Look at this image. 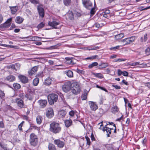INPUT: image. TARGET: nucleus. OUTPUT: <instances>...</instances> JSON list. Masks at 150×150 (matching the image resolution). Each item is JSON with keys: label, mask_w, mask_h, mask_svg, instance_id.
I'll use <instances>...</instances> for the list:
<instances>
[{"label": "nucleus", "mask_w": 150, "mask_h": 150, "mask_svg": "<svg viewBox=\"0 0 150 150\" xmlns=\"http://www.w3.org/2000/svg\"><path fill=\"white\" fill-rule=\"evenodd\" d=\"M102 24H100L98 23H96L94 25V27H95L97 28H99L101 27L102 26Z\"/></svg>", "instance_id": "47"}, {"label": "nucleus", "mask_w": 150, "mask_h": 150, "mask_svg": "<svg viewBox=\"0 0 150 150\" xmlns=\"http://www.w3.org/2000/svg\"><path fill=\"white\" fill-rule=\"evenodd\" d=\"M38 67L37 66H35L33 67L31 70L28 71V73L30 75H32L35 74L38 70Z\"/></svg>", "instance_id": "13"}, {"label": "nucleus", "mask_w": 150, "mask_h": 150, "mask_svg": "<svg viewBox=\"0 0 150 150\" xmlns=\"http://www.w3.org/2000/svg\"><path fill=\"white\" fill-rule=\"evenodd\" d=\"M87 91L86 90H85L84 93L82 95L81 98L83 100H85L87 98Z\"/></svg>", "instance_id": "27"}, {"label": "nucleus", "mask_w": 150, "mask_h": 150, "mask_svg": "<svg viewBox=\"0 0 150 150\" xmlns=\"http://www.w3.org/2000/svg\"><path fill=\"white\" fill-rule=\"evenodd\" d=\"M59 21L57 22L55 21H49L48 22V25L53 27L54 28L56 29L57 28L56 26L59 25Z\"/></svg>", "instance_id": "14"}, {"label": "nucleus", "mask_w": 150, "mask_h": 150, "mask_svg": "<svg viewBox=\"0 0 150 150\" xmlns=\"http://www.w3.org/2000/svg\"><path fill=\"white\" fill-rule=\"evenodd\" d=\"M119 110V109L117 107L115 106L112 108V112L113 113H115L117 112Z\"/></svg>", "instance_id": "34"}, {"label": "nucleus", "mask_w": 150, "mask_h": 150, "mask_svg": "<svg viewBox=\"0 0 150 150\" xmlns=\"http://www.w3.org/2000/svg\"><path fill=\"white\" fill-rule=\"evenodd\" d=\"M0 45H3L5 47H9L11 48H14V49H17L18 47L16 46H13V45H7L5 44H0Z\"/></svg>", "instance_id": "37"}, {"label": "nucleus", "mask_w": 150, "mask_h": 150, "mask_svg": "<svg viewBox=\"0 0 150 150\" xmlns=\"http://www.w3.org/2000/svg\"><path fill=\"white\" fill-rule=\"evenodd\" d=\"M39 79L38 78H35L33 81V83L34 86H37L39 82Z\"/></svg>", "instance_id": "31"}, {"label": "nucleus", "mask_w": 150, "mask_h": 150, "mask_svg": "<svg viewBox=\"0 0 150 150\" xmlns=\"http://www.w3.org/2000/svg\"><path fill=\"white\" fill-rule=\"evenodd\" d=\"M15 76L12 75H10L5 78V80L9 82H13L15 80Z\"/></svg>", "instance_id": "17"}, {"label": "nucleus", "mask_w": 150, "mask_h": 150, "mask_svg": "<svg viewBox=\"0 0 150 150\" xmlns=\"http://www.w3.org/2000/svg\"><path fill=\"white\" fill-rule=\"evenodd\" d=\"M51 79L48 77L45 80L44 84L46 86H49L51 84Z\"/></svg>", "instance_id": "25"}, {"label": "nucleus", "mask_w": 150, "mask_h": 150, "mask_svg": "<svg viewBox=\"0 0 150 150\" xmlns=\"http://www.w3.org/2000/svg\"><path fill=\"white\" fill-rule=\"evenodd\" d=\"M98 65V63L97 62H94L92 63L91 64L89 65L88 67L89 68H91L94 66H96Z\"/></svg>", "instance_id": "40"}, {"label": "nucleus", "mask_w": 150, "mask_h": 150, "mask_svg": "<svg viewBox=\"0 0 150 150\" xmlns=\"http://www.w3.org/2000/svg\"><path fill=\"white\" fill-rule=\"evenodd\" d=\"M45 25V23L43 22L40 23L38 26L37 27L38 28H43Z\"/></svg>", "instance_id": "42"}, {"label": "nucleus", "mask_w": 150, "mask_h": 150, "mask_svg": "<svg viewBox=\"0 0 150 150\" xmlns=\"http://www.w3.org/2000/svg\"><path fill=\"white\" fill-rule=\"evenodd\" d=\"M145 86L147 87L148 88H150V82L146 83L145 84Z\"/></svg>", "instance_id": "63"}, {"label": "nucleus", "mask_w": 150, "mask_h": 150, "mask_svg": "<svg viewBox=\"0 0 150 150\" xmlns=\"http://www.w3.org/2000/svg\"><path fill=\"white\" fill-rule=\"evenodd\" d=\"M119 47H120V46H116V47H111L110 48V49L111 50H116V49H118L119 48Z\"/></svg>", "instance_id": "58"}, {"label": "nucleus", "mask_w": 150, "mask_h": 150, "mask_svg": "<svg viewBox=\"0 0 150 150\" xmlns=\"http://www.w3.org/2000/svg\"><path fill=\"white\" fill-rule=\"evenodd\" d=\"M38 102L40 106L42 108H44L47 103V100H39Z\"/></svg>", "instance_id": "16"}, {"label": "nucleus", "mask_w": 150, "mask_h": 150, "mask_svg": "<svg viewBox=\"0 0 150 150\" xmlns=\"http://www.w3.org/2000/svg\"><path fill=\"white\" fill-rule=\"evenodd\" d=\"M54 143L59 147H63L64 145V143L59 139L55 140H54Z\"/></svg>", "instance_id": "15"}, {"label": "nucleus", "mask_w": 150, "mask_h": 150, "mask_svg": "<svg viewBox=\"0 0 150 150\" xmlns=\"http://www.w3.org/2000/svg\"><path fill=\"white\" fill-rule=\"evenodd\" d=\"M30 1L34 4H37L39 3V0H30Z\"/></svg>", "instance_id": "45"}, {"label": "nucleus", "mask_w": 150, "mask_h": 150, "mask_svg": "<svg viewBox=\"0 0 150 150\" xmlns=\"http://www.w3.org/2000/svg\"><path fill=\"white\" fill-rule=\"evenodd\" d=\"M13 86L15 89H18L21 88V85L19 84L16 83L13 84Z\"/></svg>", "instance_id": "36"}, {"label": "nucleus", "mask_w": 150, "mask_h": 150, "mask_svg": "<svg viewBox=\"0 0 150 150\" xmlns=\"http://www.w3.org/2000/svg\"><path fill=\"white\" fill-rule=\"evenodd\" d=\"M74 70L79 74H85V71H84L80 70L78 69H77L76 70Z\"/></svg>", "instance_id": "39"}, {"label": "nucleus", "mask_w": 150, "mask_h": 150, "mask_svg": "<svg viewBox=\"0 0 150 150\" xmlns=\"http://www.w3.org/2000/svg\"><path fill=\"white\" fill-rule=\"evenodd\" d=\"M131 42H133L134 40V38L133 37H131L130 38H129Z\"/></svg>", "instance_id": "64"}, {"label": "nucleus", "mask_w": 150, "mask_h": 150, "mask_svg": "<svg viewBox=\"0 0 150 150\" xmlns=\"http://www.w3.org/2000/svg\"><path fill=\"white\" fill-rule=\"evenodd\" d=\"M18 77L21 81L24 83H26L28 82V77L25 76L20 75L18 76Z\"/></svg>", "instance_id": "10"}, {"label": "nucleus", "mask_w": 150, "mask_h": 150, "mask_svg": "<svg viewBox=\"0 0 150 150\" xmlns=\"http://www.w3.org/2000/svg\"><path fill=\"white\" fill-rule=\"evenodd\" d=\"M72 83L70 81L65 82L62 86V90L65 92H68L71 88Z\"/></svg>", "instance_id": "5"}, {"label": "nucleus", "mask_w": 150, "mask_h": 150, "mask_svg": "<svg viewBox=\"0 0 150 150\" xmlns=\"http://www.w3.org/2000/svg\"><path fill=\"white\" fill-rule=\"evenodd\" d=\"M5 96V94L4 92V91L0 90V97L1 98H2L4 97Z\"/></svg>", "instance_id": "49"}, {"label": "nucleus", "mask_w": 150, "mask_h": 150, "mask_svg": "<svg viewBox=\"0 0 150 150\" xmlns=\"http://www.w3.org/2000/svg\"><path fill=\"white\" fill-rule=\"evenodd\" d=\"M0 146L1 147L4 149V150H6V147L5 145H4L2 144H0Z\"/></svg>", "instance_id": "59"}, {"label": "nucleus", "mask_w": 150, "mask_h": 150, "mask_svg": "<svg viewBox=\"0 0 150 150\" xmlns=\"http://www.w3.org/2000/svg\"><path fill=\"white\" fill-rule=\"evenodd\" d=\"M74 12L72 11H69L67 14L69 18L71 20H73L74 19Z\"/></svg>", "instance_id": "22"}, {"label": "nucleus", "mask_w": 150, "mask_h": 150, "mask_svg": "<svg viewBox=\"0 0 150 150\" xmlns=\"http://www.w3.org/2000/svg\"><path fill=\"white\" fill-rule=\"evenodd\" d=\"M98 56L97 55H95V56H93L91 57H88L86 58L87 59H94L96 58V57H97Z\"/></svg>", "instance_id": "54"}, {"label": "nucleus", "mask_w": 150, "mask_h": 150, "mask_svg": "<svg viewBox=\"0 0 150 150\" xmlns=\"http://www.w3.org/2000/svg\"><path fill=\"white\" fill-rule=\"evenodd\" d=\"M23 125L22 124V123H21L18 126V128L20 130H22V126Z\"/></svg>", "instance_id": "60"}, {"label": "nucleus", "mask_w": 150, "mask_h": 150, "mask_svg": "<svg viewBox=\"0 0 150 150\" xmlns=\"http://www.w3.org/2000/svg\"><path fill=\"white\" fill-rule=\"evenodd\" d=\"M65 59H66L67 63L68 64H73L72 61V60L71 58L69 57H66Z\"/></svg>", "instance_id": "35"}, {"label": "nucleus", "mask_w": 150, "mask_h": 150, "mask_svg": "<svg viewBox=\"0 0 150 150\" xmlns=\"http://www.w3.org/2000/svg\"><path fill=\"white\" fill-rule=\"evenodd\" d=\"M128 73L126 71H123L122 75L124 76H127L128 75Z\"/></svg>", "instance_id": "57"}, {"label": "nucleus", "mask_w": 150, "mask_h": 150, "mask_svg": "<svg viewBox=\"0 0 150 150\" xmlns=\"http://www.w3.org/2000/svg\"><path fill=\"white\" fill-rule=\"evenodd\" d=\"M47 98L49 104L53 105L55 102H57L58 99V96L56 94L52 93L48 96Z\"/></svg>", "instance_id": "3"}, {"label": "nucleus", "mask_w": 150, "mask_h": 150, "mask_svg": "<svg viewBox=\"0 0 150 150\" xmlns=\"http://www.w3.org/2000/svg\"><path fill=\"white\" fill-rule=\"evenodd\" d=\"M26 97L29 100H32L33 99V97L30 95H26Z\"/></svg>", "instance_id": "50"}, {"label": "nucleus", "mask_w": 150, "mask_h": 150, "mask_svg": "<svg viewBox=\"0 0 150 150\" xmlns=\"http://www.w3.org/2000/svg\"><path fill=\"white\" fill-rule=\"evenodd\" d=\"M61 129V127L58 123L53 122L50 124V130L54 133H59Z\"/></svg>", "instance_id": "1"}, {"label": "nucleus", "mask_w": 150, "mask_h": 150, "mask_svg": "<svg viewBox=\"0 0 150 150\" xmlns=\"http://www.w3.org/2000/svg\"><path fill=\"white\" fill-rule=\"evenodd\" d=\"M12 21L11 18L8 19L7 21L4 24L3 26L4 28H8L10 26L11 22Z\"/></svg>", "instance_id": "19"}, {"label": "nucleus", "mask_w": 150, "mask_h": 150, "mask_svg": "<svg viewBox=\"0 0 150 150\" xmlns=\"http://www.w3.org/2000/svg\"><path fill=\"white\" fill-rule=\"evenodd\" d=\"M29 141L31 145L33 146H36L38 143L37 136L34 133H31L30 135Z\"/></svg>", "instance_id": "2"}, {"label": "nucleus", "mask_w": 150, "mask_h": 150, "mask_svg": "<svg viewBox=\"0 0 150 150\" xmlns=\"http://www.w3.org/2000/svg\"><path fill=\"white\" fill-rule=\"evenodd\" d=\"M48 149L49 150H56L54 145L51 143L49 144Z\"/></svg>", "instance_id": "30"}, {"label": "nucleus", "mask_w": 150, "mask_h": 150, "mask_svg": "<svg viewBox=\"0 0 150 150\" xmlns=\"http://www.w3.org/2000/svg\"><path fill=\"white\" fill-rule=\"evenodd\" d=\"M37 10L39 16L43 18L44 16V11L43 7L41 6H39L37 7Z\"/></svg>", "instance_id": "9"}, {"label": "nucleus", "mask_w": 150, "mask_h": 150, "mask_svg": "<svg viewBox=\"0 0 150 150\" xmlns=\"http://www.w3.org/2000/svg\"><path fill=\"white\" fill-rule=\"evenodd\" d=\"M67 112L64 110H61L58 112V117L59 118L64 117L66 115Z\"/></svg>", "instance_id": "18"}, {"label": "nucleus", "mask_w": 150, "mask_h": 150, "mask_svg": "<svg viewBox=\"0 0 150 150\" xmlns=\"http://www.w3.org/2000/svg\"><path fill=\"white\" fill-rule=\"evenodd\" d=\"M43 118L42 116L38 115L36 117L37 123L38 124H40L42 122Z\"/></svg>", "instance_id": "26"}, {"label": "nucleus", "mask_w": 150, "mask_h": 150, "mask_svg": "<svg viewBox=\"0 0 150 150\" xmlns=\"http://www.w3.org/2000/svg\"><path fill=\"white\" fill-rule=\"evenodd\" d=\"M134 66H136L137 65L139 64H142L143 65L144 67H146V64H140L139 62H134Z\"/></svg>", "instance_id": "48"}, {"label": "nucleus", "mask_w": 150, "mask_h": 150, "mask_svg": "<svg viewBox=\"0 0 150 150\" xmlns=\"http://www.w3.org/2000/svg\"><path fill=\"white\" fill-rule=\"evenodd\" d=\"M111 129H113L109 128L106 126V125H105L104 127H103L102 130L104 132L105 131L106 132L107 137H110V134L111 133Z\"/></svg>", "instance_id": "12"}, {"label": "nucleus", "mask_w": 150, "mask_h": 150, "mask_svg": "<svg viewBox=\"0 0 150 150\" xmlns=\"http://www.w3.org/2000/svg\"><path fill=\"white\" fill-rule=\"evenodd\" d=\"M93 74L98 78L102 79L104 77L103 75L101 73H93Z\"/></svg>", "instance_id": "33"}, {"label": "nucleus", "mask_w": 150, "mask_h": 150, "mask_svg": "<svg viewBox=\"0 0 150 150\" xmlns=\"http://www.w3.org/2000/svg\"><path fill=\"white\" fill-rule=\"evenodd\" d=\"M145 52L147 55H150V47H148L145 50Z\"/></svg>", "instance_id": "43"}, {"label": "nucleus", "mask_w": 150, "mask_h": 150, "mask_svg": "<svg viewBox=\"0 0 150 150\" xmlns=\"http://www.w3.org/2000/svg\"><path fill=\"white\" fill-rule=\"evenodd\" d=\"M24 19L22 18L20 16H18L16 18L15 21L18 24H21L22 23Z\"/></svg>", "instance_id": "23"}, {"label": "nucleus", "mask_w": 150, "mask_h": 150, "mask_svg": "<svg viewBox=\"0 0 150 150\" xmlns=\"http://www.w3.org/2000/svg\"><path fill=\"white\" fill-rule=\"evenodd\" d=\"M82 2L83 6L86 8L90 9L92 7V3L90 0H82Z\"/></svg>", "instance_id": "6"}, {"label": "nucleus", "mask_w": 150, "mask_h": 150, "mask_svg": "<svg viewBox=\"0 0 150 150\" xmlns=\"http://www.w3.org/2000/svg\"><path fill=\"white\" fill-rule=\"evenodd\" d=\"M67 76L69 77L73 76V72L71 70H68L66 72Z\"/></svg>", "instance_id": "32"}, {"label": "nucleus", "mask_w": 150, "mask_h": 150, "mask_svg": "<svg viewBox=\"0 0 150 150\" xmlns=\"http://www.w3.org/2000/svg\"><path fill=\"white\" fill-rule=\"evenodd\" d=\"M88 104L91 110L95 111L98 109V106L96 103L93 101H89Z\"/></svg>", "instance_id": "7"}, {"label": "nucleus", "mask_w": 150, "mask_h": 150, "mask_svg": "<svg viewBox=\"0 0 150 150\" xmlns=\"http://www.w3.org/2000/svg\"><path fill=\"white\" fill-rule=\"evenodd\" d=\"M69 115L71 116H73L74 115V113L73 111H71L69 112Z\"/></svg>", "instance_id": "56"}, {"label": "nucleus", "mask_w": 150, "mask_h": 150, "mask_svg": "<svg viewBox=\"0 0 150 150\" xmlns=\"http://www.w3.org/2000/svg\"><path fill=\"white\" fill-rule=\"evenodd\" d=\"M71 0H64V3L65 6H68L70 5Z\"/></svg>", "instance_id": "38"}, {"label": "nucleus", "mask_w": 150, "mask_h": 150, "mask_svg": "<svg viewBox=\"0 0 150 150\" xmlns=\"http://www.w3.org/2000/svg\"><path fill=\"white\" fill-rule=\"evenodd\" d=\"M90 9H91V11H90V13H91V14H93L95 13V8H92L91 7Z\"/></svg>", "instance_id": "52"}, {"label": "nucleus", "mask_w": 150, "mask_h": 150, "mask_svg": "<svg viewBox=\"0 0 150 150\" xmlns=\"http://www.w3.org/2000/svg\"><path fill=\"white\" fill-rule=\"evenodd\" d=\"M85 137L87 141V144L90 145L91 144V142L90 140V139L87 136H86Z\"/></svg>", "instance_id": "46"}, {"label": "nucleus", "mask_w": 150, "mask_h": 150, "mask_svg": "<svg viewBox=\"0 0 150 150\" xmlns=\"http://www.w3.org/2000/svg\"><path fill=\"white\" fill-rule=\"evenodd\" d=\"M130 41L129 38H127L122 40L121 41L123 42L125 45H127L131 43V42Z\"/></svg>", "instance_id": "28"}, {"label": "nucleus", "mask_w": 150, "mask_h": 150, "mask_svg": "<svg viewBox=\"0 0 150 150\" xmlns=\"http://www.w3.org/2000/svg\"><path fill=\"white\" fill-rule=\"evenodd\" d=\"M112 87L115 88V89H120L121 88V87L120 86H117V85L113 84V85H112Z\"/></svg>", "instance_id": "53"}, {"label": "nucleus", "mask_w": 150, "mask_h": 150, "mask_svg": "<svg viewBox=\"0 0 150 150\" xmlns=\"http://www.w3.org/2000/svg\"><path fill=\"white\" fill-rule=\"evenodd\" d=\"M16 101L18 106L20 107L21 108L24 107L25 105L22 100L19 98H16Z\"/></svg>", "instance_id": "11"}, {"label": "nucleus", "mask_w": 150, "mask_h": 150, "mask_svg": "<svg viewBox=\"0 0 150 150\" xmlns=\"http://www.w3.org/2000/svg\"><path fill=\"white\" fill-rule=\"evenodd\" d=\"M80 87L77 82H75L72 83L71 91L75 94H77L80 91Z\"/></svg>", "instance_id": "4"}, {"label": "nucleus", "mask_w": 150, "mask_h": 150, "mask_svg": "<svg viewBox=\"0 0 150 150\" xmlns=\"http://www.w3.org/2000/svg\"><path fill=\"white\" fill-rule=\"evenodd\" d=\"M117 74L119 76H120L121 74H122L123 71H122L120 69L118 70Z\"/></svg>", "instance_id": "55"}, {"label": "nucleus", "mask_w": 150, "mask_h": 150, "mask_svg": "<svg viewBox=\"0 0 150 150\" xmlns=\"http://www.w3.org/2000/svg\"><path fill=\"white\" fill-rule=\"evenodd\" d=\"M124 36V34L123 33H120L116 35L115 36V38L116 40H118L122 38Z\"/></svg>", "instance_id": "29"}, {"label": "nucleus", "mask_w": 150, "mask_h": 150, "mask_svg": "<svg viewBox=\"0 0 150 150\" xmlns=\"http://www.w3.org/2000/svg\"><path fill=\"white\" fill-rule=\"evenodd\" d=\"M74 17H79L81 16V14L80 13L76 11H74Z\"/></svg>", "instance_id": "44"}, {"label": "nucleus", "mask_w": 150, "mask_h": 150, "mask_svg": "<svg viewBox=\"0 0 150 150\" xmlns=\"http://www.w3.org/2000/svg\"><path fill=\"white\" fill-rule=\"evenodd\" d=\"M7 69H13L15 70L16 71L17 69L15 68V65L14 64H11L9 66H7Z\"/></svg>", "instance_id": "41"}, {"label": "nucleus", "mask_w": 150, "mask_h": 150, "mask_svg": "<svg viewBox=\"0 0 150 150\" xmlns=\"http://www.w3.org/2000/svg\"><path fill=\"white\" fill-rule=\"evenodd\" d=\"M10 8L11 10L12 14H15L17 11L18 7L17 6H10Z\"/></svg>", "instance_id": "24"}, {"label": "nucleus", "mask_w": 150, "mask_h": 150, "mask_svg": "<svg viewBox=\"0 0 150 150\" xmlns=\"http://www.w3.org/2000/svg\"><path fill=\"white\" fill-rule=\"evenodd\" d=\"M126 59H123V58H119L118 59V62H120L122 61H124L126 60Z\"/></svg>", "instance_id": "61"}, {"label": "nucleus", "mask_w": 150, "mask_h": 150, "mask_svg": "<svg viewBox=\"0 0 150 150\" xmlns=\"http://www.w3.org/2000/svg\"><path fill=\"white\" fill-rule=\"evenodd\" d=\"M19 97H20L21 98L23 99L25 97H26V96H25L24 95L23 93H21L19 94Z\"/></svg>", "instance_id": "51"}, {"label": "nucleus", "mask_w": 150, "mask_h": 150, "mask_svg": "<svg viewBox=\"0 0 150 150\" xmlns=\"http://www.w3.org/2000/svg\"><path fill=\"white\" fill-rule=\"evenodd\" d=\"M46 116L49 118H51L54 115V112L53 109L52 108H48L47 109L46 112Z\"/></svg>", "instance_id": "8"}, {"label": "nucleus", "mask_w": 150, "mask_h": 150, "mask_svg": "<svg viewBox=\"0 0 150 150\" xmlns=\"http://www.w3.org/2000/svg\"><path fill=\"white\" fill-rule=\"evenodd\" d=\"M0 127L1 128H3L4 127V124L2 121L0 122Z\"/></svg>", "instance_id": "62"}, {"label": "nucleus", "mask_w": 150, "mask_h": 150, "mask_svg": "<svg viewBox=\"0 0 150 150\" xmlns=\"http://www.w3.org/2000/svg\"><path fill=\"white\" fill-rule=\"evenodd\" d=\"M64 123L66 127H69L72 125V122L71 120H65Z\"/></svg>", "instance_id": "20"}, {"label": "nucleus", "mask_w": 150, "mask_h": 150, "mask_svg": "<svg viewBox=\"0 0 150 150\" xmlns=\"http://www.w3.org/2000/svg\"><path fill=\"white\" fill-rule=\"evenodd\" d=\"M109 64L108 63H102L99 65V68L100 69H102L107 67L108 66Z\"/></svg>", "instance_id": "21"}]
</instances>
